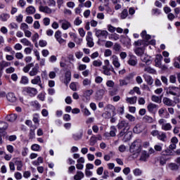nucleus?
Returning a JSON list of instances; mask_svg holds the SVG:
<instances>
[{"label": "nucleus", "instance_id": "obj_1", "mask_svg": "<svg viewBox=\"0 0 180 180\" xmlns=\"http://www.w3.org/2000/svg\"><path fill=\"white\" fill-rule=\"evenodd\" d=\"M129 151L131 154H139L141 151V141L140 139L134 141L129 148Z\"/></svg>", "mask_w": 180, "mask_h": 180}, {"label": "nucleus", "instance_id": "obj_2", "mask_svg": "<svg viewBox=\"0 0 180 180\" xmlns=\"http://www.w3.org/2000/svg\"><path fill=\"white\" fill-rule=\"evenodd\" d=\"M141 37L143 39V40H138L134 42L135 46H146V42L148 41V40H150V39H151V35L150 34H147V31L143 30L141 33Z\"/></svg>", "mask_w": 180, "mask_h": 180}, {"label": "nucleus", "instance_id": "obj_3", "mask_svg": "<svg viewBox=\"0 0 180 180\" xmlns=\"http://www.w3.org/2000/svg\"><path fill=\"white\" fill-rule=\"evenodd\" d=\"M117 129L120 130H122L120 132L119 136L120 137H123L124 136V131L129 130L130 129V126H129V122L126 121H121L118 124H117Z\"/></svg>", "mask_w": 180, "mask_h": 180}, {"label": "nucleus", "instance_id": "obj_4", "mask_svg": "<svg viewBox=\"0 0 180 180\" xmlns=\"http://www.w3.org/2000/svg\"><path fill=\"white\" fill-rule=\"evenodd\" d=\"M94 94V90H86L83 92L82 100L85 103H88L91 101V96Z\"/></svg>", "mask_w": 180, "mask_h": 180}, {"label": "nucleus", "instance_id": "obj_5", "mask_svg": "<svg viewBox=\"0 0 180 180\" xmlns=\"http://www.w3.org/2000/svg\"><path fill=\"white\" fill-rule=\"evenodd\" d=\"M23 91L30 95V96H34L37 95V89L33 87H25Z\"/></svg>", "mask_w": 180, "mask_h": 180}, {"label": "nucleus", "instance_id": "obj_6", "mask_svg": "<svg viewBox=\"0 0 180 180\" xmlns=\"http://www.w3.org/2000/svg\"><path fill=\"white\" fill-rule=\"evenodd\" d=\"M95 32H96V37H105V39H106V37H108V32L106 30H98L97 28H96L95 30Z\"/></svg>", "mask_w": 180, "mask_h": 180}, {"label": "nucleus", "instance_id": "obj_7", "mask_svg": "<svg viewBox=\"0 0 180 180\" xmlns=\"http://www.w3.org/2000/svg\"><path fill=\"white\" fill-rule=\"evenodd\" d=\"M86 40L87 41V46L89 47H94V38H92V32H88L87 35L86 37Z\"/></svg>", "mask_w": 180, "mask_h": 180}, {"label": "nucleus", "instance_id": "obj_8", "mask_svg": "<svg viewBox=\"0 0 180 180\" xmlns=\"http://www.w3.org/2000/svg\"><path fill=\"white\" fill-rule=\"evenodd\" d=\"M158 115L160 117H165V119H168L169 117V113L167 111V108H162L158 110Z\"/></svg>", "mask_w": 180, "mask_h": 180}, {"label": "nucleus", "instance_id": "obj_9", "mask_svg": "<svg viewBox=\"0 0 180 180\" xmlns=\"http://www.w3.org/2000/svg\"><path fill=\"white\" fill-rule=\"evenodd\" d=\"M147 109L150 113H155L157 112V109H158V105L157 104L150 103L147 106Z\"/></svg>", "mask_w": 180, "mask_h": 180}, {"label": "nucleus", "instance_id": "obj_10", "mask_svg": "<svg viewBox=\"0 0 180 180\" xmlns=\"http://www.w3.org/2000/svg\"><path fill=\"white\" fill-rule=\"evenodd\" d=\"M31 83L33 84V85H39L40 88H43V84H41V78L40 76H36L31 80Z\"/></svg>", "mask_w": 180, "mask_h": 180}, {"label": "nucleus", "instance_id": "obj_11", "mask_svg": "<svg viewBox=\"0 0 180 180\" xmlns=\"http://www.w3.org/2000/svg\"><path fill=\"white\" fill-rule=\"evenodd\" d=\"M6 98H7V101H8V102H11V103H15V102H16V101H18L16 96H15V94H13L12 92L8 93L6 95Z\"/></svg>", "mask_w": 180, "mask_h": 180}, {"label": "nucleus", "instance_id": "obj_12", "mask_svg": "<svg viewBox=\"0 0 180 180\" xmlns=\"http://www.w3.org/2000/svg\"><path fill=\"white\" fill-rule=\"evenodd\" d=\"M141 61H143V63H146V65H150V64L151 63V57H150L147 54L143 53L141 56Z\"/></svg>", "mask_w": 180, "mask_h": 180}, {"label": "nucleus", "instance_id": "obj_13", "mask_svg": "<svg viewBox=\"0 0 180 180\" xmlns=\"http://www.w3.org/2000/svg\"><path fill=\"white\" fill-rule=\"evenodd\" d=\"M179 88L176 86H169L167 89V94H169V95H173L174 96H176V92H178V90Z\"/></svg>", "mask_w": 180, "mask_h": 180}, {"label": "nucleus", "instance_id": "obj_14", "mask_svg": "<svg viewBox=\"0 0 180 180\" xmlns=\"http://www.w3.org/2000/svg\"><path fill=\"white\" fill-rule=\"evenodd\" d=\"M55 38L56 39L57 41L60 43V44H63L65 43V39L61 38V31L58 30L55 33Z\"/></svg>", "mask_w": 180, "mask_h": 180}, {"label": "nucleus", "instance_id": "obj_15", "mask_svg": "<svg viewBox=\"0 0 180 180\" xmlns=\"http://www.w3.org/2000/svg\"><path fill=\"white\" fill-rule=\"evenodd\" d=\"M39 74V65L37 64L35 67L32 68L31 71L29 72L30 77H36Z\"/></svg>", "mask_w": 180, "mask_h": 180}, {"label": "nucleus", "instance_id": "obj_16", "mask_svg": "<svg viewBox=\"0 0 180 180\" xmlns=\"http://www.w3.org/2000/svg\"><path fill=\"white\" fill-rule=\"evenodd\" d=\"M71 82V72L70 71H67L65 75V79H64V84L67 86H68V84Z\"/></svg>", "mask_w": 180, "mask_h": 180}, {"label": "nucleus", "instance_id": "obj_17", "mask_svg": "<svg viewBox=\"0 0 180 180\" xmlns=\"http://www.w3.org/2000/svg\"><path fill=\"white\" fill-rule=\"evenodd\" d=\"M106 86L108 88L109 94L111 95V96H113V81L108 80L106 82Z\"/></svg>", "mask_w": 180, "mask_h": 180}, {"label": "nucleus", "instance_id": "obj_18", "mask_svg": "<svg viewBox=\"0 0 180 180\" xmlns=\"http://www.w3.org/2000/svg\"><path fill=\"white\" fill-rule=\"evenodd\" d=\"M143 46L141 48L140 47H137L134 49V53L135 54H136V56L141 57V56H143L144 54V46L143 45H142Z\"/></svg>", "mask_w": 180, "mask_h": 180}, {"label": "nucleus", "instance_id": "obj_19", "mask_svg": "<svg viewBox=\"0 0 180 180\" xmlns=\"http://www.w3.org/2000/svg\"><path fill=\"white\" fill-rule=\"evenodd\" d=\"M126 102L129 105H135V103H137V96L127 97L126 98Z\"/></svg>", "mask_w": 180, "mask_h": 180}, {"label": "nucleus", "instance_id": "obj_20", "mask_svg": "<svg viewBox=\"0 0 180 180\" xmlns=\"http://www.w3.org/2000/svg\"><path fill=\"white\" fill-rule=\"evenodd\" d=\"M144 130V128L143 127V125L138 124L134 127V133H136V134H139V133H141Z\"/></svg>", "mask_w": 180, "mask_h": 180}, {"label": "nucleus", "instance_id": "obj_21", "mask_svg": "<svg viewBox=\"0 0 180 180\" xmlns=\"http://www.w3.org/2000/svg\"><path fill=\"white\" fill-rule=\"evenodd\" d=\"M162 102L166 106H174V101L167 97L163 98Z\"/></svg>", "mask_w": 180, "mask_h": 180}, {"label": "nucleus", "instance_id": "obj_22", "mask_svg": "<svg viewBox=\"0 0 180 180\" xmlns=\"http://www.w3.org/2000/svg\"><path fill=\"white\" fill-rule=\"evenodd\" d=\"M84 176H85V174H84V172L81 171H77L76 174L74 176V179L81 180V179H83Z\"/></svg>", "mask_w": 180, "mask_h": 180}, {"label": "nucleus", "instance_id": "obj_23", "mask_svg": "<svg viewBox=\"0 0 180 180\" xmlns=\"http://www.w3.org/2000/svg\"><path fill=\"white\" fill-rule=\"evenodd\" d=\"M18 119V115L16 114H11L6 117V120L7 122H15Z\"/></svg>", "mask_w": 180, "mask_h": 180}, {"label": "nucleus", "instance_id": "obj_24", "mask_svg": "<svg viewBox=\"0 0 180 180\" xmlns=\"http://www.w3.org/2000/svg\"><path fill=\"white\" fill-rule=\"evenodd\" d=\"M131 131L127 130V131H124V141H129V140H130L131 139Z\"/></svg>", "mask_w": 180, "mask_h": 180}, {"label": "nucleus", "instance_id": "obj_25", "mask_svg": "<svg viewBox=\"0 0 180 180\" xmlns=\"http://www.w3.org/2000/svg\"><path fill=\"white\" fill-rule=\"evenodd\" d=\"M40 12H44V13H51V8H49V6H39Z\"/></svg>", "mask_w": 180, "mask_h": 180}, {"label": "nucleus", "instance_id": "obj_26", "mask_svg": "<svg viewBox=\"0 0 180 180\" xmlns=\"http://www.w3.org/2000/svg\"><path fill=\"white\" fill-rule=\"evenodd\" d=\"M20 43H22V44H23V46H27L28 47H33V44H32V42H30V41H29L26 38H23V39H20Z\"/></svg>", "mask_w": 180, "mask_h": 180}, {"label": "nucleus", "instance_id": "obj_27", "mask_svg": "<svg viewBox=\"0 0 180 180\" xmlns=\"http://www.w3.org/2000/svg\"><path fill=\"white\" fill-rule=\"evenodd\" d=\"M128 64L132 67L137 65V59L135 58V56H132L129 59Z\"/></svg>", "mask_w": 180, "mask_h": 180}, {"label": "nucleus", "instance_id": "obj_28", "mask_svg": "<svg viewBox=\"0 0 180 180\" xmlns=\"http://www.w3.org/2000/svg\"><path fill=\"white\" fill-rule=\"evenodd\" d=\"M172 129V125L170 123H165L162 125V130H165V131H169Z\"/></svg>", "mask_w": 180, "mask_h": 180}, {"label": "nucleus", "instance_id": "obj_29", "mask_svg": "<svg viewBox=\"0 0 180 180\" xmlns=\"http://www.w3.org/2000/svg\"><path fill=\"white\" fill-rule=\"evenodd\" d=\"M26 12L27 15H33L36 13V8L33 6H30L26 8Z\"/></svg>", "mask_w": 180, "mask_h": 180}, {"label": "nucleus", "instance_id": "obj_30", "mask_svg": "<svg viewBox=\"0 0 180 180\" xmlns=\"http://www.w3.org/2000/svg\"><path fill=\"white\" fill-rule=\"evenodd\" d=\"M113 50L115 51V54H119V53L122 51V46L118 43H115L113 46Z\"/></svg>", "mask_w": 180, "mask_h": 180}, {"label": "nucleus", "instance_id": "obj_31", "mask_svg": "<svg viewBox=\"0 0 180 180\" xmlns=\"http://www.w3.org/2000/svg\"><path fill=\"white\" fill-rule=\"evenodd\" d=\"M103 74L105 75H111L112 73H110V71L113 72V70L110 69V68L108 66H103Z\"/></svg>", "mask_w": 180, "mask_h": 180}, {"label": "nucleus", "instance_id": "obj_32", "mask_svg": "<svg viewBox=\"0 0 180 180\" xmlns=\"http://www.w3.org/2000/svg\"><path fill=\"white\" fill-rule=\"evenodd\" d=\"M158 140L160 141H166L167 140V134L165 132H160L159 135L158 136Z\"/></svg>", "mask_w": 180, "mask_h": 180}, {"label": "nucleus", "instance_id": "obj_33", "mask_svg": "<svg viewBox=\"0 0 180 180\" xmlns=\"http://www.w3.org/2000/svg\"><path fill=\"white\" fill-rule=\"evenodd\" d=\"M10 18L11 15L8 13H4L0 15V19L2 22H6Z\"/></svg>", "mask_w": 180, "mask_h": 180}, {"label": "nucleus", "instance_id": "obj_34", "mask_svg": "<svg viewBox=\"0 0 180 180\" xmlns=\"http://www.w3.org/2000/svg\"><path fill=\"white\" fill-rule=\"evenodd\" d=\"M168 167L171 171H178L179 166L176 165V163H169L168 165Z\"/></svg>", "mask_w": 180, "mask_h": 180}, {"label": "nucleus", "instance_id": "obj_35", "mask_svg": "<svg viewBox=\"0 0 180 180\" xmlns=\"http://www.w3.org/2000/svg\"><path fill=\"white\" fill-rule=\"evenodd\" d=\"M148 157H150V155H148L147 152L144 151L141 155L140 160L146 162L147 161Z\"/></svg>", "mask_w": 180, "mask_h": 180}, {"label": "nucleus", "instance_id": "obj_36", "mask_svg": "<svg viewBox=\"0 0 180 180\" xmlns=\"http://www.w3.org/2000/svg\"><path fill=\"white\" fill-rule=\"evenodd\" d=\"M69 27H71V23L70 22L65 20L62 22V29L63 30H67Z\"/></svg>", "mask_w": 180, "mask_h": 180}, {"label": "nucleus", "instance_id": "obj_37", "mask_svg": "<svg viewBox=\"0 0 180 180\" xmlns=\"http://www.w3.org/2000/svg\"><path fill=\"white\" fill-rule=\"evenodd\" d=\"M8 124L3 121H0V130L2 131L4 130H6L8 127Z\"/></svg>", "mask_w": 180, "mask_h": 180}, {"label": "nucleus", "instance_id": "obj_38", "mask_svg": "<svg viewBox=\"0 0 180 180\" xmlns=\"http://www.w3.org/2000/svg\"><path fill=\"white\" fill-rule=\"evenodd\" d=\"M114 1V8L115 11H119V9H122V4H119L120 0H113Z\"/></svg>", "mask_w": 180, "mask_h": 180}, {"label": "nucleus", "instance_id": "obj_39", "mask_svg": "<svg viewBox=\"0 0 180 180\" xmlns=\"http://www.w3.org/2000/svg\"><path fill=\"white\" fill-rule=\"evenodd\" d=\"M143 120L146 122L147 123H153L154 119L148 115H145L143 117Z\"/></svg>", "mask_w": 180, "mask_h": 180}, {"label": "nucleus", "instance_id": "obj_40", "mask_svg": "<svg viewBox=\"0 0 180 180\" xmlns=\"http://www.w3.org/2000/svg\"><path fill=\"white\" fill-rule=\"evenodd\" d=\"M31 150H32V151H40V150H41V147L39 144L35 143L32 145Z\"/></svg>", "mask_w": 180, "mask_h": 180}, {"label": "nucleus", "instance_id": "obj_41", "mask_svg": "<svg viewBox=\"0 0 180 180\" xmlns=\"http://www.w3.org/2000/svg\"><path fill=\"white\" fill-rule=\"evenodd\" d=\"M5 139L6 140H8V141H15L16 139H18V136H16V135H6Z\"/></svg>", "mask_w": 180, "mask_h": 180}, {"label": "nucleus", "instance_id": "obj_42", "mask_svg": "<svg viewBox=\"0 0 180 180\" xmlns=\"http://www.w3.org/2000/svg\"><path fill=\"white\" fill-rule=\"evenodd\" d=\"M15 165H17V171H22V167H23V163L22 162V161H15Z\"/></svg>", "mask_w": 180, "mask_h": 180}, {"label": "nucleus", "instance_id": "obj_43", "mask_svg": "<svg viewBox=\"0 0 180 180\" xmlns=\"http://www.w3.org/2000/svg\"><path fill=\"white\" fill-rule=\"evenodd\" d=\"M145 81L148 84V85H153L154 80L153 79V77L150 76H146L145 77Z\"/></svg>", "mask_w": 180, "mask_h": 180}, {"label": "nucleus", "instance_id": "obj_44", "mask_svg": "<svg viewBox=\"0 0 180 180\" xmlns=\"http://www.w3.org/2000/svg\"><path fill=\"white\" fill-rule=\"evenodd\" d=\"M102 116L105 119H110V117H112V112L105 111L104 113H103Z\"/></svg>", "mask_w": 180, "mask_h": 180}, {"label": "nucleus", "instance_id": "obj_45", "mask_svg": "<svg viewBox=\"0 0 180 180\" xmlns=\"http://www.w3.org/2000/svg\"><path fill=\"white\" fill-rule=\"evenodd\" d=\"M20 84H23L24 85L29 84V78L26 76H22L21 77Z\"/></svg>", "mask_w": 180, "mask_h": 180}, {"label": "nucleus", "instance_id": "obj_46", "mask_svg": "<svg viewBox=\"0 0 180 180\" xmlns=\"http://www.w3.org/2000/svg\"><path fill=\"white\" fill-rule=\"evenodd\" d=\"M133 173L135 176H140V175L143 174V172L141 171V169L136 168L133 170Z\"/></svg>", "mask_w": 180, "mask_h": 180}, {"label": "nucleus", "instance_id": "obj_47", "mask_svg": "<svg viewBox=\"0 0 180 180\" xmlns=\"http://www.w3.org/2000/svg\"><path fill=\"white\" fill-rule=\"evenodd\" d=\"M31 106H33L35 109H40V104L39 101H35L30 103Z\"/></svg>", "mask_w": 180, "mask_h": 180}, {"label": "nucleus", "instance_id": "obj_48", "mask_svg": "<svg viewBox=\"0 0 180 180\" xmlns=\"http://www.w3.org/2000/svg\"><path fill=\"white\" fill-rule=\"evenodd\" d=\"M134 75H136V73H130L127 77H125V80L128 82H130L133 78H134Z\"/></svg>", "mask_w": 180, "mask_h": 180}, {"label": "nucleus", "instance_id": "obj_49", "mask_svg": "<svg viewBox=\"0 0 180 180\" xmlns=\"http://www.w3.org/2000/svg\"><path fill=\"white\" fill-rule=\"evenodd\" d=\"M160 165H165L167 164V158L165 156H162L160 158Z\"/></svg>", "mask_w": 180, "mask_h": 180}, {"label": "nucleus", "instance_id": "obj_50", "mask_svg": "<svg viewBox=\"0 0 180 180\" xmlns=\"http://www.w3.org/2000/svg\"><path fill=\"white\" fill-rule=\"evenodd\" d=\"M0 64H1V68H5L6 67H10L11 62H6L5 60H3Z\"/></svg>", "mask_w": 180, "mask_h": 180}, {"label": "nucleus", "instance_id": "obj_51", "mask_svg": "<svg viewBox=\"0 0 180 180\" xmlns=\"http://www.w3.org/2000/svg\"><path fill=\"white\" fill-rule=\"evenodd\" d=\"M21 30L23 32H26L29 29V25L25 22H22L20 25Z\"/></svg>", "mask_w": 180, "mask_h": 180}, {"label": "nucleus", "instance_id": "obj_52", "mask_svg": "<svg viewBox=\"0 0 180 180\" xmlns=\"http://www.w3.org/2000/svg\"><path fill=\"white\" fill-rule=\"evenodd\" d=\"M169 82L171 84H176V76L172 75L169 76Z\"/></svg>", "mask_w": 180, "mask_h": 180}, {"label": "nucleus", "instance_id": "obj_53", "mask_svg": "<svg viewBox=\"0 0 180 180\" xmlns=\"http://www.w3.org/2000/svg\"><path fill=\"white\" fill-rule=\"evenodd\" d=\"M127 9H124L121 13V19H126V18H127Z\"/></svg>", "mask_w": 180, "mask_h": 180}, {"label": "nucleus", "instance_id": "obj_54", "mask_svg": "<svg viewBox=\"0 0 180 180\" xmlns=\"http://www.w3.org/2000/svg\"><path fill=\"white\" fill-rule=\"evenodd\" d=\"M72 138L75 140V141H78V140H81V139H82V134H73Z\"/></svg>", "mask_w": 180, "mask_h": 180}, {"label": "nucleus", "instance_id": "obj_55", "mask_svg": "<svg viewBox=\"0 0 180 180\" xmlns=\"http://www.w3.org/2000/svg\"><path fill=\"white\" fill-rule=\"evenodd\" d=\"M125 117L129 120V122H134L136 120V117L130 114H127Z\"/></svg>", "mask_w": 180, "mask_h": 180}, {"label": "nucleus", "instance_id": "obj_56", "mask_svg": "<svg viewBox=\"0 0 180 180\" xmlns=\"http://www.w3.org/2000/svg\"><path fill=\"white\" fill-rule=\"evenodd\" d=\"M34 123L39 124V115L38 114H34L33 115V119H32Z\"/></svg>", "mask_w": 180, "mask_h": 180}, {"label": "nucleus", "instance_id": "obj_57", "mask_svg": "<svg viewBox=\"0 0 180 180\" xmlns=\"http://www.w3.org/2000/svg\"><path fill=\"white\" fill-rule=\"evenodd\" d=\"M93 65L94 67H101V65H102V61L97 60H94L93 62Z\"/></svg>", "mask_w": 180, "mask_h": 180}, {"label": "nucleus", "instance_id": "obj_58", "mask_svg": "<svg viewBox=\"0 0 180 180\" xmlns=\"http://www.w3.org/2000/svg\"><path fill=\"white\" fill-rule=\"evenodd\" d=\"M84 86H86L88 85H91V79L86 78L83 80Z\"/></svg>", "mask_w": 180, "mask_h": 180}, {"label": "nucleus", "instance_id": "obj_59", "mask_svg": "<svg viewBox=\"0 0 180 180\" xmlns=\"http://www.w3.org/2000/svg\"><path fill=\"white\" fill-rule=\"evenodd\" d=\"M82 112L84 113V116H91V112H89L88 108H84L82 110Z\"/></svg>", "mask_w": 180, "mask_h": 180}, {"label": "nucleus", "instance_id": "obj_60", "mask_svg": "<svg viewBox=\"0 0 180 180\" xmlns=\"http://www.w3.org/2000/svg\"><path fill=\"white\" fill-rule=\"evenodd\" d=\"M70 88L72 89V91H77V83L76 82H72L70 84Z\"/></svg>", "mask_w": 180, "mask_h": 180}, {"label": "nucleus", "instance_id": "obj_61", "mask_svg": "<svg viewBox=\"0 0 180 180\" xmlns=\"http://www.w3.org/2000/svg\"><path fill=\"white\" fill-rule=\"evenodd\" d=\"M113 65L117 68H119V67H120V63H119V60H117V58L116 57L114 58Z\"/></svg>", "mask_w": 180, "mask_h": 180}, {"label": "nucleus", "instance_id": "obj_62", "mask_svg": "<svg viewBox=\"0 0 180 180\" xmlns=\"http://www.w3.org/2000/svg\"><path fill=\"white\" fill-rule=\"evenodd\" d=\"M6 150L7 151H8V153H10L11 154H12L13 153V146L12 145H7L6 146Z\"/></svg>", "mask_w": 180, "mask_h": 180}, {"label": "nucleus", "instance_id": "obj_63", "mask_svg": "<svg viewBox=\"0 0 180 180\" xmlns=\"http://www.w3.org/2000/svg\"><path fill=\"white\" fill-rule=\"evenodd\" d=\"M36 134H34V129H30V134H29V137H30V139H34V136Z\"/></svg>", "mask_w": 180, "mask_h": 180}, {"label": "nucleus", "instance_id": "obj_64", "mask_svg": "<svg viewBox=\"0 0 180 180\" xmlns=\"http://www.w3.org/2000/svg\"><path fill=\"white\" fill-rule=\"evenodd\" d=\"M47 4L49 6H56V1L55 0H48Z\"/></svg>", "mask_w": 180, "mask_h": 180}]
</instances>
